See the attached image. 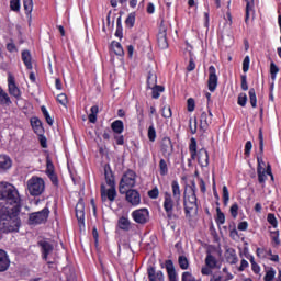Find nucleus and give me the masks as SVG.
<instances>
[{"mask_svg":"<svg viewBox=\"0 0 281 281\" xmlns=\"http://www.w3.org/2000/svg\"><path fill=\"white\" fill-rule=\"evenodd\" d=\"M48 217H49V209H44L40 212L30 214L29 223L31 225H41V223H45Z\"/></svg>","mask_w":281,"mask_h":281,"instance_id":"423d86ee","label":"nucleus"},{"mask_svg":"<svg viewBox=\"0 0 281 281\" xmlns=\"http://www.w3.org/2000/svg\"><path fill=\"white\" fill-rule=\"evenodd\" d=\"M182 281H201V279L194 278L190 272L182 273Z\"/></svg>","mask_w":281,"mask_h":281,"instance_id":"49530a36","label":"nucleus"},{"mask_svg":"<svg viewBox=\"0 0 281 281\" xmlns=\"http://www.w3.org/2000/svg\"><path fill=\"white\" fill-rule=\"evenodd\" d=\"M166 270L168 273L169 281H177V271L171 260L166 261Z\"/></svg>","mask_w":281,"mask_h":281,"instance_id":"6ab92c4d","label":"nucleus"},{"mask_svg":"<svg viewBox=\"0 0 281 281\" xmlns=\"http://www.w3.org/2000/svg\"><path fill=\"white\" fill-rule=\"evenodd\" d=\"M126 194V201L131 205L137 206L139 203H142V196L139 195V192L137 190L130 189L125 192Z\"/></svg>","mask_w":281,"mask_h":281,"instance_id":"9b49d317","label":"nucleus"},{"mask_svg":"<svg viewBox=\"0 0 281 281\" xmlns=\"http://www.w3.org/2000/svg\"><path fill=\"white\" fill-rule=\"evenodd\" d=\"M209 91L214 93L218 87V76L216 75V68L214 66L209 67V80H207Z\"/></svg>","mask_w":281,"mask_h":281,"instance_id":"9d476101","label":"nucleus"},{"mask_svg":"<svg viewBox=\"0 0 281 281\" xmlns=\"http://www.w3.org/2000/svg\"><path fill=\"white\" fill-rule=\"evenodd\" d=\"M26 188L31 196H41L45 192V180L41 177H32L26 182Z\"/></svg>","mask_w":281,"mask_h":281,"instance_id":"20e7f679","label":"nucleus"},{"mask_svg":"<svg viewBox=\"0 0 281 281\" xmlns=\"http://www.w3.org/2000/svg\"><path fill=\"white\" fill-rule=\"evenodd\" d=\"M187 109L190 113H192V111H194V109H195L194 99H192V98L188 99Z\"/></svg>","mask_w":281,"mask_h":281,"instance_id":"052dcab7","label":"nucleus"},{"mask_svg":"<svg viewBox=\"0 0 281 281\" xmlns=\"http://www.w3.org/2000/svg\"><path fill=\"white\" fill-rule=\"evenodd\" d=\"M249 100L252 109H256L258 99L256 98V90L254 88L249 90Z\"/></svg>","mask_w":281,"mask_h":281,"instance_id":"2f4dec72","label":"nucleus"},{"mask_svg":"<svg viewBox=\"0 0 281 281\" xmlns=\"http://www.w3.org/2000/svg\"><path fill=\"white\" fill-rule=\"evenodd\" d=\"M231 214L233 218H236V216H238V204H233L231 206Z\"/></svg>","mask_w":281,"mask_h":281,"instance_id":"338daca9","label":"nucleus"},{"mask_svg":"<svg viewBox=\"0 0 281 281\" xmlns=\"http://www.w3.org/2000/svg\"><path fill=\"white\" fill-rule=\"evenodd\" d=\"M98 113H100V108H98V105H93L90 109V114L88 115V120L91 124H95V122H98Z\"/></svg>","mask_w":281,"mask_h":281,"instance_id":"5701e85b","label":"nucleus"},{"mask_svg":"<svg viewBox=\"0 0 281 281\" xmlns=\"http://www.w3.org/2000/svg\"><path fill=\"white\" fill-rule=\"evenodd\" d=\"M268 223H270L274 228L278 227V220L276 218V215L268 214Z\"/></svg>","mask_w":281,"mask_h":281,"instance_id":"13d9d810","label":"nucleus"},{"mask_svg":"<svg viewBox=\"0 0 281 281\" xmlns=\"http://www.w3.org/2000/svg\"><path fill=\"white\" fill-rule=\"evenodd\" d=\"M217 212V217H216V223L217 225H224L225 224V214L221 212V209H216Z\"/></svg>","mask_w":281,"mask_h":281,"instance_id":"a19ab883","label":"nucleus"},{"mask_svg":"<svg viewBox=\"0 0 281 281\" xmlns=\"http://www.w3.org/2000/svg\"><path fill=\"white\" fill-rule=\"evenodd\" d=\"M22 60L27 69H32V55L27 50L22 52Z\"/></svg>","mask_w":281,"mask_h":281,"instance_id":"393cba45","label":"nucleus"},{"mask_svg":"<svg viewBox=\"0 0 281 281\" xmlns=\"http://www.w3.org/2000/svg\"><path fill=\"white\" fill-rule=\"evenodd\" d=\"M273 278H276V270L271 268L266 272L265 280L266 281H273Z\"/></svg>","mask_w":281,"mask_h":281,"instance_id":"3c124183","label":"nucleus"},{"mask_svg":"<svg viewBox=\"0 0 281 281\" xmlns=\"http://www.w3.org/2000/svg\"><path fill=\"white\" fill-rule=\"evenodd\" d=\"M46 175L54 186H58V177H56V173L54 172V162H52L49 157L46 159Z\"/></svg>","mask_w":281,"mask_h":281,"instance_id":"f8f14e48","label":"nucleus"},{"mask_svg":"<svg viewBox=\"0 0 281 281\" xmlns=\"http://www.w3.org/2000/svg\"><path fill=\"white\" fill-rule=\"evenodd\" d=\"M10 267V258H8V254L0 249V271H7Z\"/></svg>","mask_w":281,"mask_h":281,"instance_id":"f3484780","label":"nucleus"},{"mask_svg":"<svg viewBox=\"0 0 281 281\" xmlns=\"http://www.w3.org/2000/svg\"><path fill=\"white\" fill-rule=\"evenodd\" d=\"M104 177L106 184H101V199L102 201H110V203H113L117 198V190L115 189L113 171H111V167L109 165L104 167Z\"/></svg>","mask_w":281,"mask_h":281,"instance_id":"7ed1b4c3","label":"nucleus"},{"mask_svg":"<svg viewBox=\"0 0 281 281\" xmlns=\"http://www.w3.org/2000/svg\"><path fill=\"white\" fill-rule=\"evenodd\" d=\"M149 281H157V276L155 274V268H148Z\"/></svg>","mask_w":281,"mask_h":281,"instance_id":"680f3d73","label":"nucleus"},{"mask_svg":"<svg viewBox=\"0 0 281 281\" xmlns=\"http://www.w3.org/2000/svg\"><path fill=\"white\" fill-rule=\"evenodd\" d=\"M233 279H234V276H232V273H227L226 277L215 274L211 278L210 281H229V280H233Z\"/></svg>","mask_w":281,"mask_h":281,"instance_id":"f704fd0d","label":"nucleus"},{"mask_svg":"<svg viewBox=\"0 0 281 281\" xmlns=\"http://www.w3.org/2000/svg\"><path fill=\"white\" fill-rule=\"evenodd\" d=\"M76 217L79 224L85 225V202L79 201L76 206Z\"/></svg>","mask_w":281,"mask_h":281,"instance_id":"ddd939ff","label":"nucleus"},{"mask_svg":"<svg viewBox=\"0 0 281 281\" xmlns=\"http://www.w3.org/2000/svg\"><path fill=\"white\" fill-rule=\"evenodd\" d=\"M250 63H251V59L249 58V56H246L244 58V61H243V71H244V74H247V71H249Z\"/></svg>","mask_w":281,"mask_h":281,"instance_id":"603ef678","label":"nucleus"},{"mask_svg":"<svg viewBox=\"0 0 281 281\" xmlns=\"http://www.w3.org/2000/svg\"><path fill=\"white\" fill-rule=\"evenodd\" d=\"M258 172V180L259 183H265V181H267V175H269L271 177V179H273V173H271V166L268 165V168L266 171H257Z\"/></svg>","mask_w":281,"mask_h":281,"instance_id":"b1692460","label":"nucleus"},{"mask_svg":"<svg viewBox=\"0 0 281 281\" xmlns=\"http://www.w3.org/2000/svg\"><path fill=\"white\" fill-rule=\"evenodd\" d=\"M251 148H254V145L251 144V140L246 142V145H245V155H246V157H249L251 155Z\"/></svg>","mask_w":281,"mask_h":281,"instance_id":"bf43d9fd","label":"nucleus"},{"mask_svg":"<svg viewBox=\"0 0 281 281\" xmlns=\"http://www.w3.org/2000/svg\"><path fill=\"white\" fill-rule=\"evenodd\" d=\"M149 199H158L159 198V189L155 187L150 191H148Z\"/></svg>","mask_w":281,"mask_h":281,"instance_id":"4d7b16f0","label":"nucleus"},{"mask_svg":"<svg viewBox=\"0 0 281 281\" xmlns=\"http://www.w3.org/2000/svg\"><path fill=\"white\" fill-rule=\"evenodd\" d=\"M42 113H43L47 124L49 126H52L54 124V119H52V116L49 115V112L47 111V108L42 106Z\"/></svg>","mask_w":281,"mask_h":281,"instance_id":"4c0bfd02","label":"nucleus"},{"mask_svg":"<svg viewBox=\"0 0 281 281\" xmlns=\"http://www.w3.org/2000/svg\"><path fill=\"white\" fill-rule=\"evenodd\" d=\"M212 112H203L200 117V126L201 128H207L212 124Z\"/></svg>","mask_w":281,"mask_h":281,"instance_id":"2eb2a0df","label":"nucleus"},{"mask_svg":"<svg viewBox=\"0 0 281 281\" xmlns=\"http://www.w3.org/2000/svg\"><path fill=\"white\" fill-rule=\"evenodd\" d=\"M279 71H280V68H278V66L274 63H271L270 64V74H271L272 80H276Z\"/></svg>","mask_w":281,"mask_h":281,"instance_id":"ea45409f","label":"nucleus"},{"mask_svg":"<svg viewBox=\"0 0 281 281\" xmlns=\"http://www.w3.org/2000/svg\"><path fill=\"white\" fill-rule=\"evenodd\" d=\"M157 138V132L155 131V126H149L148 128V139L149 142H155V139Z\"/></svg>","mask_w":281,"mask_h":281,"instance_id":"c03bdc74","label":"nucleus"},{"mask_svg":"<svg viewBox=\"0 0 281 281\" xmlns=\"http://www.w3.org/2000/svg\"><path fill=\"white\" fill-rule=\"evenodd\" d=\"M189 150L191 153V157L193 159H196V139L195 138H191Z\"/></svg>","mask_w":281,"mask_h":281,"instance_id":"7c9ffc66","label":"nucleus"},{"mask_svg":"<svg viewBox=\"0 0 281 281\" xmlns=\"http://www.w3.org/2000/svg\"><path fill=\"white\" fill-rule=\"evenodd\" d=\"M171 192H165L162 207L167 214V218H175V207L179 210L181 207V187L177 180L171 182Z\"/></svg>","mask_w":281,"mask_h":281,"instance_id":"f03ea898","label":"nucleus"},{"mask_svg":"<svg viewBox=\"0 0 281 281\" xmlns=\"http://www.w3.org/2000/svg\"><path fill=\"white\" fill-rule=\"evenodd\" d=\"M38 245L42 248L43 259L47 260V256L49 255V252L54 251V246L45 240L38 241Z\"/></svg>","mask_w":281,"mask_h":281,"instance_id":"a211bd4d","label":"nucleus"},{"mask_svg":"<svg viewBox=\"0 0 281 281\" xmlns=\"http://www.w3.org/2000/svg\"><path fill=\"white\" fill-rule=\"evenodd\" d=\"M24 10L30 14L34 8L32 0H23Z\"/></svg>","mask_w":281,"mask_h":281,"instance_id":"a18cd8bd","label":"nucleus"},{"mask_svg":"<svg viewBox=\"0 0 281 281\" xmlns=\"http://www.w3.org/2000/svg\"><path fill=\"white\" fill-rule=\"evenodd\" d=\"M20 201L19 191L12 184L0 182V232H19L21 227Z\"/></svg>","mask_w":281,"mask_h":281,"instance_id":"f257e3e1","label":"nucleus"},{"mask_svg":"<svg viewBox=\"0 0 281 281\" xmlns=\"http://www.w3.org/2000/svg\"><path fill=\"white\" fill-rule=\"evenodd\" d=\"M136 181L137 175L133 170H127L121 178L119 184L120 194H126V191L131 190V188H135Z\"/></svg>","mask_w":281,"mask_h":281,"instance_id":"39448f33","label":"nucleus"},{"mask_svg":"<svg viewBox=\"0 0 281 281\" xmlns=\"http://www.w3.org/2000/svg\"><path fill=\"white\" fill-rule=\"evenodd\" d=\"M132 218L135 221V223L144 225L148 223V220L150 218V213L148 212V209H138L132 213Z\"/></svg>","mask_w":281,"mask_h":281,"instance_id":"1a4fd4ad","label":"nucleus"},{"mask_svg":"<svg viewBox=\"0 0 281 281\" xmlns=\"http://www.w3.org/2000/svg\"><path fill=\"white\" fill-rule=\"evenodd\" d=\"M178 262H179L180 269H182L183 271H186V269H189V267H190V261L188 260V258L186 256H180L178 258Z\"/></svg>","mask_w":281,"mask_h":281,"instance_id":"c85d7f7f","label":"nucleus"},{"mask_svg":"<svg viewBox=\"0 0 281 281\" xmlns=\"http://www.w3.org/2000/svg\"><path fill=\"white\" fill-rule=\"evenodd\" d=\"M161 93H164V87L158 86L156 88H151V98H154V100L159 99V95H161Z\"/></svg>","mask_w":281,"mask_h":281,"instance_id":"473e14b6","label":"nucleus"},{"mask_svg":"<svg viewBox=\"0 0 281 281\" xmlns=\"http://www.w3.org/2000/svg\"><path fill=\"white\" fill-rule=\"evenodd\" d=\"M125 24L127 25V27H133V25H135V14L131 13V14L126 18Z\"/></svg>","mask_w":281,"mask_h":281,"instance_id":"864d4df0","label":"nucleus"},{"mask_svg":"<svg viewBox=\"0 0 281 281\" xmlns=\"http://www.w3.org/2000/svg\"><path fill=\"white\" fill-rule=\"evenodd\" d=\"M224 21H225V25L227 27H232V13L227 12L226 13V16L224 18Z\"/></svg>","mask_w":281,"mask_h":281,"instance_id":"69168bd1","label":"nucleus"},{"mask_svg":"<svg viewBox=\"0 0 281 281\" xmlns=\"http://www.w3.org/2000/svg\"><path fill=\"white\" fill-rule=\"evenodd\" d=\"M237 104H239V106H246L247 105V94L246 93H240L238 95Z\"/></svg>","mask_w":281,"mask_h":281,"instance_id":"de8ad7c7","label":"nucleus"},{"mask_svg":"<svg viewBox=\"0 0 281 281\" xmlns=\"http://www.w3.org/2000/svg\"><path fill=\"white\" fill-rule=\"evenodd\" d=\"M189 126L192 135H194V133H196V119H194L193 121L191 120Z\"/></svg>","mask_w":281,"mask_h":281,"instance_id":"774afa93","label":"nucleus"},{"mask_svg":"<svg viewBox=\"0 0 281 281\" xmlns=\"http://www.w3.org/2000/svg\"><path fill=\"white\" fill-rule=\"evenodd\" d=\"M111 47L112 52H114L116 56H124V48H122V44H120V42H112Z\"/></svg>","mask_w":281,"mask_h":281,"instance_id":"a878e982","label":"nucleus"},{"mask_svg":"<svg viewBox=\"0 0 281 281\" xmlns=\"http://www.w3.org/2000/svg\"><path fill=\"white\" fill-rule=\"evenodd\" d=\"M12 168V159L8 155H0V170H10Z\"/></svg>","mask_w":281,"mask_h":281,"instance_id":"aec40b11","label":"nucleus"},{"mask_svg":"<svg viewBox=\"0 0 281 281\" xmlns=\"http://www.w3.org/2000/svg\"><path fill=\"white\" fill-rule=\"evenodd\" d=\"M0 104H12V101L10 100L8 92L3 91L1 88H0Z\"/></svg>","mask_w":281,"mask_h":281,"instance_id":"c756f323","label":"nucleus"},{"mask_svg":"<svg viewBox=\"0 0 281 281\" xmlns=\"http://www.w3.org/2000/svg\"><path fill=\"white\" fill-rule=\"evenodd\" d=\"M198 164H200L202 168H207V165L210 164V156L207 155V150L200 149L198 155Z\"/></svg>","mask_w":281,"mask_h":281,"instance_id":"4468645a","label":"nucleus"},{"mask_svg":"<svg viewBox=\"0 0 281 281\" xmlns=\"http://www.w3.org/2000/svg\"><path fill=\"white\" fill-rule=\"evenodd\" d=\"M10 9L13 12H19V10H21V0H11L10 1Z\"/></svg>","mask_w":281,"mask_h":281,"instance_id":"58836bf2","label":"nucleus"},{"mask_svg":"<svg viewBox=\"0 0 281 281\" xmlns=\"http://www.w3.org/2000/svg\"><path fill=\"white\" fill-rule=\"evenodd\" d=\"M257 256L258 258L265 259L267 256H271V249L257 248Z\"/></svg>","mask_w":281,"mask_h":281,"instance_id":"c9c22d12","label":"nucleus"},{"mask_svg":"<svg viewBox=\"0 0 281 281\" xmlns=\"http://www.w3.org/2000/svg\"><path fill=\"white\" fill-rule=\"evenodd\" d=\"M111 128L116 135H122V133H124V122H122V120H116L112 122Z\"/></svg>","mask_w":281,"mask_h":281,"instance_id":"4be33fe9","label":"nucleus"},{"mask_svg":"<svg viewBox=\"0 0 281 281\" xmlns=\"http://www.w3.org/2000/svg\"><path fill=\"white\" fill-rule=\"evenodd\" d=\"M31 124L33 128H41V120L38 117H32L31 119Z\"/></svg>","mask_w":281,"mask_h":281,"instance_id":"e2e57ef3","label":"nucleus"},{"mask_svg":"<svg viewBox=\"0 0 281 281\" xmlns=\"http://www.w3.org/2000/svg\"><path fill=\"white\" fill-rule=\"evenodd\" d=\"M223 201H224L225 205H227V203H229V190H227V186L223 187Z\"/></svg>","mask_w":281,"mask_h":281,"instance_id":"6e6d98bb","label":"nucleus"},{"mask_svg":"<svg viewBox=\"0 0 281 281\" xmlns=\"http://www.w3.org/2000/svg\"><path fill=\"white\" fill-rule=\"evenodd\" d=\"M159 168H160V175L168 173V165L166 164V160H164V159L160 160Z\"/></svg>","mask_w":281,"mask_h":281,"instance_id":"5fc2aeb1","label":"nucleus"},{"mask_svg":"<svg viewBox=\"0 0 281 281\" xmlns=\"http://www.w3.org/2000/svg\"><path fill=\"white\" fill-rule=\"evenodd\" d=\"M205 265L210 269H214L216 267V258H214V256L212 255H207L205 259Z\"/></svg>","mask_w":281,"mask_h":281,"instance_id":"72a5a7b5","label":"nucleus"},{"mask_svg":"<svg viewBox=\"0 0 281 281\" xmlns=\"http://www.w3.org/2000/svg\"><path fill=\"white\" fill-rule=\"evenodd\" d=\"M7 82H8V91L10 93V95L15 98L16 100H20L21 99V89H19V87L16 86V79L14 78V75L9 72Z\"/></svg>","mask_w":281,"mask_h":281,"instance_id":"6e6552de","label":"nucleus"},{"mask_svg":"<svg viewBox=\"0 0 281 281\" xmlns=\"http://www.w3.org/2000/svg\"><path fill=\"white\" fill-rule=\"evenodd\" d=\"M57 102H59V104H61V106H67V94L65 93H60L57 95Z\"/></svg>","mask_w":281,"mask_h":281,"instance_id":"09e8293b","label":"nucleus"},{"mask_svg":"<svg viewBox=\"0 0 281 281\" xmlns=\"http://www.w3.org/2000/svg\"><path fill=\"white\" fill-rule=\"evenodd\" d=\"M188 194L196 195V182L191 181V186L186 187Z\"/></svg>","mask_w":281,"mask_h":281,"instance_id":"8fccbe9b","label":"nucleus"},{"mask_svg":"<svg viewBox=\"0 0 281 281\" xmlns=\"http://www.w3.org/2000/svg\"><path fill=\"white\" fill-rule=\"evenodd\" d=\"M257 161H258V168H257V172H262V171H267V165L265 164V160H262V157H257Z\"/></svg>","mask_w":281,"mask_h":281,"instance_id":"79ce46f5","label":"nucleus"},{"mask_svg":"<svg viewBox=\"0 0 281 281\" xmlns=\"http://www.w3.org/2000/svg\"><path fill=\"white\" fill-rule=\"evenodd\" d=\"M147 87L148 89H155L157 86V75L155 74H149L147 78Z\"/></svg>","mask_w":281,"mask_h":281,"instance_id":"bb28decb","label":"nucleus"},{"mask_svg":"<svg viewBox=\"0 0 281 281\" xmlns=\"http://www.w3.org/2000/svg\"><path fill=\"white\" fill-rule=\"evenodd\" d=\"M161 151L165 157H170L172 155V142L170 138H164L161 143Z\"/></svg>","mask_w":281,"mask_h":281,"instance_id":"dca6fc26","label":"nucleus"},{"mask_svg":"<svg viewBox=\"0 0 281 281\" xmlns=\"http://www.w3.org/2000/svg\"><path fill=\"white\" fill-rule=\"evenodd\" d=\"M158 47L160 49H168V38L166 37V29L158 33Z\"/></svg>","mask_w":281,"mask_h":281,"instance_id":"412c9836","label":"nucleus"},{"mask_svg":"<svg viewBox=\"0 0 281 281\" xmlns=\"http://www.w3.org/2000/svg\"><path fill=\"white\" fill-rule=\"evenodd\" d=\"M161 115H162V117H166V119L172 117V110L170 109V106L165 105L162 108Z\"/></svg>","mask_w":281,"mask_h":281,"instance_id":"37998d69","label":"nucleus"},{"mask_svg":"<svg viewBox=\"0 0 281 281\" xmlns=\"http://www.w3.org/2000/svg\"><path fill=\"white\" fill-rule=\"evenodd\" d=\"M270 238H271L273 245H276V246L280 245V231L271 232Z\"/></svg>","mask_w":281,"mask_h":281,"instance_id":"e433bc0d","label":"nucleus"},{"mask_svg":"<svg viewBox=\"0 0 281 281\" xmlns=\"http://www.w3.org/2000/svg\"><path fill=\"white\" fill-rule=\"evenodd\" d=\"M199 206L196 205V195L188 193V189L184 190V210L187 214L196 212Z\"/></svg>","mask_w":281,"mask_h":281,"instance_id":"0eeeda50","label":"nucleus"},{"mask_svg":"<svg viewBox=\"0 0 281 281\" xmlns=\"http://www.w3.org/2000/svg\"><path fill=\"white\" fill-rule=\"evenodd\" d=\"M251 268L254 273H260V266L254 261V258L250 259Z\"/></svg>","mask_w":281,"mask_h":281,"instance_id":"0e129e2a","label":"nucleus"},{"mask_svg":"<svg viewBox=\"0 0 281 281\" xmlns=\"http://www.w3.org/2000/svg\"><path fill=\"white\" fill-rule=\"evenodd\" d=\"M119 227L120 229H125V231L131 229V221H128L127 217H121L119 220Z\"/></svg>","mask_w":281,"mask_h":281,"instance_id":"cd10ccee","label":"nucleus"}]
</instances>
